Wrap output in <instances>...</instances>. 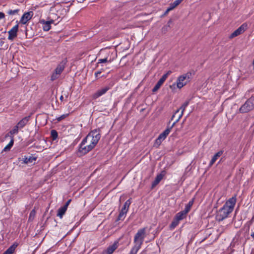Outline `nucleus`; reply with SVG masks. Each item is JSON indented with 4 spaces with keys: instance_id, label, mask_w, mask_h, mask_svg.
I'll return each instance as SVG.
<instances>
[{
    "instance_id": "obj_1",
    "label": "nucleus",
    "mask_w": 254,
    "mask_h": 254,
    "mask_svg": "<svg viewBox=\"0 0 254 254\" xmlns=\"http://www.w3.org/2000/svg\"><path fill=\"white\" fill-rule=\"evenodd\" d=\"M100 138L99 129L91 131L79 144L77 152V156H83L92 150L96 146Z\"/></svg>"
},
{
    "instance_id": "obj_2",
    "label": "nucleus",
    "mask_w": 254,
    "mask_h": 254,
    "mask_svg": "<svg viewBox=\"0 0 254 254\" xmlns=\"http://www.w3.org/2000/svg\"><path fill=\"white\" fill-rule=\"evenodd\" d=\"M237 201L236 196L229 198L221 208L216 215V219L218 221H221L228 217V215L233 211Z\"/></svg>"
},
{
    "instance_id": "obj_3",
    "label": "nucleus",
    "mask_w": 254,
    "mask_h": 254,
    "mask_svg": "<svg viewBox=\"0 0 254 254\" xmlns=\"http://www.w3.org/2000/svg\"><path fill=\"white\" fill-rule=\"evenodd\" d=\"M146 237V228H143L139 229L134 236L133 243L134 244L133 248L139 250L143 244L144 238Z\"/></svg>"
},
{
    "instance_id": "obj_4",
    "label": "nucleus",
    "mask_w": 254,
    "mask_h": 254,
    "mask_svg": "<svg viewBox=\"0 0 254 254\" xmlns=\"http://www.w3.org/2000/svg\"><path fill=\"white\" fill-rule=\"evenodd\" d=\"M191 73L188 72L183 75L179 76L177 78L176 83H175L172 85H170V88L173 86L177 85V87L179 89L182 88L188 82H189L191 78Z\"/></svg>"
},
{
    "instance_id": "obj_5",
    "label": "nucleus",
    "mask_w": 254,
    "mask_h": 254,
    "mask_svg": "<svg viewBox=\"0 0 254 254\" xmlns=\"http://www.w3.org/2000/svg\"><path fill=\"white\" fill-rule=\"evenodd\" d=\"M254 108V96L249 98L240 108L241 113H247Z\"/></svg>"
},
{
    "instance_id": "obj_6",
    "label": "nucleus",
    "mask_w": 254,
    "mask_h": 254,
    "mask_svg": "<svg viewBox=\"0 0 254 254\" xmlns=\"http://www.w3.org/2000/svg\"><path fill=\"white\" fill-rule=\"evenodd\" d=\"M248 29V24L244 23L237 29L234 31L229 36L230 39H232L243 33Z\"/></svg>"
},
{
    "instance_id": "obj_7",
    "label": "nucleus",
    "mask_w": 254,
    "mask_h": 254,
    "mask_svg": "<svg viewBox=\"0 0 254 254\" xmlns=\"http://www.w3.org/2000/svg\"><path fill=\"white\" fill-rule=\"evenodd\" d=\"M131 203L129 199L127 200L124 203V206L121 209L118 216V220H123L125 218L126 213H127L129 206Z\"/></svg>"
},
{
    "instance_id": "obj_8",
    "label": "nucleus",
    "mask_w": 254,
    "mask_h": 254,
    "mask_svg": "<svg viewBox=\"0 0 254 254\" xmlns=\"http://www.w3.org/2000/svg\"><path fill=\"white\" fill-rule=\"evenodd\" d=\"M189 104V101H186L182 106L181 107H180V108L179 109H178L175 113V114L172 116V118H171V120H173V119L175 118L176 115L179 112V111L180 110H182V112L181 113V114L179 115L178 119L176 120V122H178L179 121V120L181 119V118H182V117L183 116V114H184V111L185 110L186 107L188 106Z\"/></svg>"
},
{
    "instance_id": "obj_9",
    "label": "nucleus",
    "mask_w": 254,
    "mask_h": 254,
    "mask_svg": "<svg viewBox=\"0 0 254 254\" xmlns=\"http://www.w3.org/2000/svg\"><path fill=\"white\" fill-rule=\"evenodd\" d=\"M119 242L118 241H115L114 244L109 247L108 248L103 251L101 254H112L113 252L117 249L119 246Z\"/></svg>"
},
{
    "instance_id": "obj_10",
    "label": "nucleus",
    "mask_w": 254,
    "mask_h": 254,
    "mask_svg": "<svg viewBox=\"0 0 254 254\" xmlns=\"http://www.w3.org/2000/svg\"><path fill=\"white\" fill-rule=\"evenodd\" d=\"M18 29V24L13 26L8 32V39L9 40H13L15 37H17V32Z\"/></svg>"
},
{
    "instance_id": "obj_11",
    "label": "nucleus",
    "mask_w": 254,
    "mask_h": 254,
    "mask_svg": "<svg viewBox=\"0 0 254 254\" xmlns=\"http://www.w3.org/2000/svg\"><path fill=\"white\" fill-rule=\"evenodd\" d=\"M33 13L32 11H29L24 13L22 16L19 22L22 24H25L32 17Z\"/></svg>"
},
{
    "instance_id": "obj_12",
    "label": "nucleus",
    "mask_w": 254,
    "mask_h": 254,
    "mask_svg": "<svg viewBox=\"0 0 254 254\" xmlns=\"http://www.w3.org/2000/svg\"><path fill=\"white\" fill-rule=\"evenodd\" d=\"M110 89V87L106 86V87H105L100 90H98L96 92H95L93 95V98L94 99L98 98V97L105 94Z\"/></svg>"
},
{
    "instance_id": "obj_13",
    "label": "nucleus",
    "mask_w": 254,
    "mask_h": 254,
    "mask_svg": "<svg viewBox=\"0 0 254 254\" xmlns=\"http://www.w3.org/2000/svg\"><path fill=\"white\" fill-rule=\"evenodd\" d=\"M54 22V20L45 21L44 20L41 21L43 24V29L45 31H48L51 28V24Z\"/></svg>"
},
{
    "instance_id": "obj_14",
    "label": "nucleus",
    "mask_w": 254,
    "mask_h": 254,
    "mask_svg": "<svg viewBox=\"0 0 254 254\" xmlns=\"http://www.w3.org/2000/svg\"><path fill=\"white\" fill-rule=\"evenodd\" d=\"M223 153V151L220 150V151H218V152H217L216 153H215L214 154V155L213 156V157L212 158V159L209 163V166H212L213 165V164L218 159V158L222 155Z\"/></svg>"
},
{
    "instance_id": "obj_15",
    "label": "nucleus",
    "mask_w": 254,
    "mask_h": 254,
    "mask_svg": "<svg viewBox=\"0 0 254 254\" xmlns=\"http://www.w3.org/2000/svg\"><path fill=\"white\" fill-rule=\"evenodd\" d=\"M30 116L26 117L20 120L16 125L19 128L23 127L28 122Z\"/></svg>"
},
{
    "instance_id": "obj_16",
    "label": "nucleus",
    "mask_w": 254,
    "mask_h": 254,
    "mask_svg": "<svg viewBox=\"0 0 254 254\" xmlns=\"http://www.w3.org/2000/svg\"><path fill=\"white\" fill-rule=\"evenodd\" d=\"M172 21L171 19L169 20L167 24L165 25H164L161 29V32L162 34H165L167 31H169V30L170 28V24L172 23Z\"/></svg>"
},
{
    "instance_id": "obj_17",
    "label": "nucleus",
    "mask_w": 254,
    "mask_h": 254,
    "mask_svg": "<svg viewBox=\"0 0 254 254\" xmlns=\"http://www.w3.org/2000/svg\"><path fill=\"white\" fill-rule=\"evenodd\" d=\"M166 138V137L162 133H161L156 139L155 142V145L157 146H159L161 144L162 141H163Z\"/></svg>"
},
{
    "instance_id": "obj_18",
    "label": "nucleus",
    "mask_w": 254,
    "mask_h": 254,
    "mask_svg": "<svg viewBox=\"0 0 254 254\" xmlns=\"http://www.w3.org/2000/svg\"><path fill=\"white\" fill-rule=\"evenodd\" d=\"M17 244H13L9 248H8L3 254H12L15 251V248L17 247Z\"/></svg>"
},
{
    "instance_id": "obj_19",
    "label": "nucleus",
    "mask_w": 254,
    "mask_h": 254,
    "mask_svg": "<svg viewBox=\"0 0 254 254\" xmlns=\"http://www.w3.org/2000/svg\"><path fill=\"white\" fill-rule=\"evenodd\" d=\"M18 127H17V126H15L14 128L9 131V133L6 134L5 137L10 136V137L11 138V136L13 137V135L14 134H17L18 133Z\"/></svg>"
},
{
    "instance_id": "obj_20",
    "label": "nucleus",
    "mask_w": 254,
    "mask_h": 254,
    "mask_svg": "<svg viewBox=\"0 0 254 254\" xmlns=\"http://www.w3.org/2000/svg\"><path fill=\"white\" fill-rule=\"evenodd\" d=\"M64 68V66L63 64L61 63L59 64L55 70V72L57 74L60 75Z\"/></svg>"
},
{
    "instance_id": "obj_21",
    "label": "nucleus",
    "mask_w": 254,
    "mask_h": 254,
    "mask_svg": "<svg viewBox=\"0 0 254 254\" xmlns=\"http://www.w3.org/2000/svg\"><path fill=\"white\" fill-rule=\"evenodd\" d=\"M36 158L32 156H29L28 157H25L24 158L23 162L25 164H28L29 163H32L33 161L36 160Z\"/></svg>"
},
{
    "instance_id": "obj_22",
    "label": "nucleus",
    "mask_w": 254,
    "mask_h": 254,
    "mask_svg": "<svg viewBox=\"0 0 254 254\" xmlns=\"http://www.w3.org/2000/svg\"><path fill=\"white\" fill-rule=\"evenodd\" d=\"M14 143V137L13 136H11V140L9 143L3 148L2 150V152L3 151H7L10 150L11 147L13 146Z\"/></svg>"
},
{
    "instance_id": "obj_23",
    "label": "nucleus",
    "mask_w": 254,
    "mask_h": 254,
    "mask_svg": "<svg viewBox=\"0 0 254 254\" xmlns=\"http://www.w3.org/2000/svg\"><path fill=\"white\" fill-rule=\"evenodd\" d=\"M187 216V214L184 212L180 211L177 213L175 217H176L179 221L185 218Z\"/></svg>"
},
{
    "instance_id": "obj_24",
    "label": "nucleus",
    "mask_w": 254,
    "mask_h": 254,
    "mask_svg": "<svg viewBox=\"0 0 254 254\" xmlns=\"http://www.w3.org/2000/svg\"><path fill=\"white\" fill-rule=\"evenodd\" d=\"M67 209L64 207H61L58 210L57 216L60 217V218H62L63 215L65 214Z\"/></svg>"
},
{
    "instance_id": "obj_25",
    "label": "nucleus",
    "mask_w": 254,
    "mask_h": 254,
    "mask_svg": "<svg viewBox=\"0 0 254 254\" xmlns=\"http://www.w3.org/2000/svg\"><path fill=\"white\" fill-rule=\"evenodd\" d=\"M177 122H176V121L173 123V124L170 126V127H168L167 128L162 132V133L166 136L167 137V135L169 134V133L171 131V130L172 129V128L174 127V126L175 125V124L177 123Z\"/></svg>"
},
{
    "instance_id": "obj_26",
    "label": "nucleus",
    "mask_w": 254,
    "mask_h": 254,
    "mask_svg": "<svg viewBox=\"0 0 254 254\" xmlns=\"http://www.w3.org/2000/svg\"><path fill=\"white\" fill-rule=\"evenodd\" d=\"M177 122H176V121L173 123V124L170 126V127H168L167 128L162 132V133L166 136L167 137V135L169 134V133L171 131V130L172 129V128L174 127V126L175 125V124L177 123Z\"/></svg>"
},
{
    "instance_id": "obj_27",
    "label": "nucleus",
    "mask_w": 254,
    "mask_h": 254,
    "mask_svg": "<svg viewBox=\"0 0 254 254\" xmlns=\"http://www.w3.org/2000/svg\"><path fill=\"white\" fill-rule=\"evenodd\" d=\"M183 0H176L169 5L170 9L172 10L177 7Z\"/></svg>"
},
{
    "instance_id": "obj_28",
    "label": "nucleus",
    "mask_w": 254,
    "mask_h": 254,
    "mask_svg": "<svg viewBox=\"0 0 254 254\" xmlns=\"http://www.w3.org/2000/svg\"><path fill=\"white\" fill-rule=\"evenodd\" d=\"M179 221L176 218L174 217L173 220L172 221L170 228L171 230L174 229L175 227H176L178 224H179Z\"/></svg>"
},
{
    "instance_id": "obj_29",
    "label": "nucleus",
    "mask_w": 254,
    "mask_h": 254,
    "mask_svg": "<svg viewBox=\"0 0 254 254\" xmlns=\"http://www.w3.org/2000/svg\"><path fill=\"white\" fill-rule=\"evenodd\" d=\"M163 83V82H162L160 80H159L157 82V83H156V84L155 85V86L152 89V92L154 93V92H156V91H157L162 86Z\"/></svg>"
},
{
    "instance_id": "obj_30",
    "label": "nucleus",
    "mask_w": 254,
    "mask_h": 254,
    "mask_svg": "<svg viewBox=\"0 0 254 254\" xmlns=\"http://www.w3.org/2000/svg\"><path fill=\"white\" fill-rule=\"evenodd\" d=\"M172 73L171 70L168 71L165 74H164L161 78L159 79L162 82L164 83L167 77Z\"/></svg>"
},
{
    "instance_id": "obj_31",
    "label": "nucleus",
    "mask_w": 254,
    "mask_h": 254,
    "mask_svg": "<svg viewBox=\"0 0 254 254\" xmlns=\"http://www.w3.org/2000/svg\"><path fill=\"white\" fill-rule=\"evenodd\" d=\"M51 136L53 140H56L58 136V132L56 130L53 129L51 131Z\"/></svg>"
},
{
    "instance_id": "obj_32",
    "label": "nucleus",
    "mask_w": 254,
    "mask_h": 254,
    "mask_svg": "<svg viewBox=\"0 0 254 254\" xmlns=\"http://www.w3.org/2000/svg\"><path fill=\"white\" fill-rule=\"evenodd\" d=\"M19 11V9H14V10L10 9L7 11V13L9 15H15V14H18Z\"/></svg>"
},
{
    "instance_id": "obj_33",
    "label": "nucleus",
    "mask_w": 254,
    "mask_h": 254,
    "mask_svg": "<svg viewBox=\"0 0 254 254\" xmlns=\"http://www.w3.org/2000/svg\"><path fill=\"white\" fill-rule=\"evenodd\" d=\"M111 62H112V60H108V58H105V59H99L98 61V64L105 63H106V62H110L111 63Z\"/></svg>"
},
{
    "instance_id": "obj_34",
    "label": "nucleus",
    "mask_w": 254,
    "mask_h": 254,
    "mask_svg": "<svg viewBox=\"0 0 254 254\" xmlns=\"http://www.w3.org/2000/svg\"><path fill=\"white\" fill-rule=\"evenodd\" d=\"M68 116V114H64L58 118H57V120L58 122H60L62 120H64V119H65L66 117H67V116Z\"/></svg>"
},
{
    "instance_id": "obj_35",
    "label": "nucleus",
    "mask_w": 254,
    "mask_h": 254,
    "mask_svg": "<svg viewBox=\"0 0 254 254\" xmlns=\"http://www.w3.org/2000/svg\"><path fill=\"white\" fill-rule=\"evenodd\" d=\"M164 175V174H159L156 176L155 180H156V182L158 181V182H160L163 179Z\"/></svg>"
},
{
    "instance_id": "obj_36",
    "label": "nucleus",
    "mask_w": 254,
    "mask_h": 254,
    "mask_svg": "<svg viewBox=\"0 0 254 254\" xmlns=\"http://www.w3.org/2000/svg\"><path fill=\"white\" fill-rule=\"evenodd\" d=\"M60 77V75L57 74L56 72H54L51 76V80L54 81L57 79H58Z\"/></svg>"
},
{
    "instance_id": "obj_37",
    "label": "nucleus",
    "mask_w": 254,
    "mask_h": 254,
    "mask_svg": "<svg viewBox=\"0 0 254 254\" xmlns=\"http://www.w3.org/2000/svg\"><path fill=\"white\" fill-rule=\"evenodd\" d=\"M36 214V211L34 209H33L31 211L29 215V219H33Z\"/></svg>"
},
{
    "instance_id": "obj_38",
    "label": "nucleus",
    "mask_w": 254,
    "mask_h": 254,
    "mask_svg": "<svg viewBox=\"0 0 254 254\" xmlns=\"http://www.w3.org/2000/svg\"><path fill=\"white\" fill-rule=\"evenodd\" d=\"M139 250L134 248H132L128 254H136Z\"/></svg>"
},
{
    "instance_id": "obj_39",
    "label": "nucleus",
    "mask_w": 254,
    "mask_h": 254,
    "mask_svg": "<svg viewBox=\"0 0 254 254\" xmlns=\"http://www.w3.org/2000/svg\"><path fill=\"white\" fill-rule=\"evenodd\" d=\"M190 207H189L187 205H186L185 209L183 210L182 211L184 212L185 213L187 214V213L190 211Z\"/></svg>"
},
{
    "instance_id": "obj_40",
    "label": "nucleus",
    "mask_w": 254,
    "mask_h": 254,
    "mask_svg": "<svg viewBox=\"0 0 254 254\" xmlns=\"http://www.w3.org/2000/svg\"><path fill=\"white\" fill-rule=\"evenodd\" d=\"M70 199L67 200V202L65 203V204L64 206H63V207L67 209L69 203L70 202Z\"/></svg>"
},
{
    "instance_id": "obj_41",
    "label": "nucleus",
    "mask_w": 254,
    "mask_h": 254,
    "mask_svg": "<svg viewBox=\"0 0 254 254\" xmlns=\"http://www.w3.org/2000/svg\"><path fill=\"white\" fill-rule=\"evenodd\" d=\"M70 199L67 200V202L65 203V204L64 206H63V207L67 209L69 203L70 202Z\"/></svg>"
},
{
    "instance_id": "obj_42",
    "label": "nucleus",
    "mask_w": 254,
    "mask_h": 254,
    "mask_svg": "<svg viewBox=\"0 0 254 254\" xmlns=\"http://www.w3.org/2000/svg\"><path fill=\"white\" fill-rule=\"evenodd\" d=\"M70 199L67 200V202L65 203V204L64 206H63V207L67 209L69 203L70 202Z\"/></svg>"
},
{
    "instance_id": "obj_43",
    "label": "nucleus",
    "mask_w": 254,
    "mask_h": 254,
    "mask_svg": "<svg viewBox=\"0 0 254 254\" xmlns=\"http://www.w3.org/2000/svg\"><path fill=\"white\" fill-rule=\"evenodd\" d=\"M193 200L192 199L189 202V203L187 204L189 207H190V208L191 207L192 204H193Z\"/></svg>"
},
{
    "instance_id": "obj_44",
    "label": "nucleus",
    "mask_w": 254,
    "mask_h": 254,
    "mask_svg": "<svg viewBox=\"0 0 254 254\" xmlns=\"http://www.w3.org/2000/svg\"><path fill=\"white\" fill-rule=\"evenodd\" d=\"M159 182H158V181L156 182V180H155L152 183V188L153 187H154L155 186H156Z\"/></svg>"
},
{
    "instance_id": "obj_45",
    "label": "nucleus",
    "mask_w": 254,
    "mask_h": 254,
    "mask_svg": "<svg viewBox=\"0 0 254 254\" xmlns=\"http://www.w3.org/2000/svg\"><path fill=\"white\" fill-rule=\"evenodd\" d=\"M159 182H158V181L156 182V180H155L152 183V188L153 187H154L155 186H156Z\"/></svg>"
},
{
    "instance_id": "obj_46",
    "label": "nucleus",
    "mask_w": 254,
    "mask_h": 254,
    "mask_svg": "<svg viewBox=\"0 0 254 254\" xmlns=\"http://www.w3.org/2000/svg\"><path fill=\"white\" fill-rule=\"evenodd\" d=\"M4 17H5L4 13L2 12H0V19L4 18Z\"/></svg>"
},
{
    "instance_id": "obj_47",
    "label": "nucleus",
    "mask_w": 254,
    "mask_h": 254,
    "mask_svg": "<svg viewBox=\"0 0 254 254\" xmlns=\"http://www.w3.org/2000/svg\"><path fill=\"white\" fill-rule=\"evenodd\" d=\"M172 9H170V7L169 6L167 9H166L165 12V14H167L170 11L172 10Z\"/></svg>"
},
{
    "instance_id": "obj_48",
    "label": "nucleus",
    "mask_w": 254,
    "mask_h": 254,
    "mask_svg": "<svg viewBox=\"0 0 254 254\" xmlns=\"http://www.w3.org/2000/svg\"><path fill=\"white\" fill-rule=\"evenodd\" d=\"M101 73V71H97L95 72V76L96 77H97L98 76V75L100 74Z\"/></svg>"
},
{
    "instance_id": "obj_49",
    "label": "nucleus",
    "mask_w": 254,
    "mask_h": 254,
    "mask_svg": "<svg viewBox=\"0 0 254 254\" xmlns=\"http://www.w3.org/2000/svg\"><path fill=\"white\" fill-rule=\"evenodd\" d=\"M60 100L61 101H63L64 100V97L63 95H62L61 97H60Z\"/></svg>"
},
{
    "instance_id": "obj_50",
    "label": "nucleus",
    "mask_w": 254,
    "mask_h": 254,
    "mask_svg": "<svg viewBox=\"0 0 254 254\" xmlns=\"http://www.w3.org/2000/svg\"><path fill=\"white\" fill-rule=\"evenodd\" d=\"M251 236L253 238H254V232H252L251 235Z\"/></svg>"
}]
</instances>
